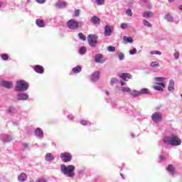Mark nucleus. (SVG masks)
Segmentation results:
<instances>
[{"label": "nucleus", "mask_w": 182, "mask_h": 182, "mask_svg": "<svg viewBox=\"0 0 182 182\" xmlns=\"http://www.w3.org/2000/svg\"><path fill=\"white\" fill-rule=\"evenodd\" d=\"M75 16H80V10L79 9H77L75 11Z\"/></svg>", "instance_id": "nucleus-52"}, {"label": "nucleus", "mask_w": 182, "mask_h": 182, "mask_svg": "<svg viewBox=\"0 0 182 182\" xmlns=\"http://www.w3.org/2000/svg\"><path fill=\"white\" fill-rule=\"evenodd\" d=\"M1 139L3 141H11L13 137L10 134H2Z\"/></svg>", "instance_id": "nucleus-18"}, {"label": "nucleus", "mask_w": 182, "mask_h": 182, "mask_svg": "<svg viewBox=\"0 0 182 182\" xmlns=\"http://www.w3.org/2000/svg\"><path fill=\"white\" fill-rule=\"evenodd\" d=\"M38 4H45L46 2V0H36Z\"/></svg>", "instance_id": "nucleus-48"}, {"label": "nucleus", "mask_w": 182, "mask_h": 182, "mask_svg": "<svg viewBox=\"0 0 182 182\" xmlns=\"http://www.w3.org/2000/svg\"><path fill=\"white\" fill-rule=\"evenodd\" d=\"M45 159L46 160V161H53V160H55V156H53L52 153H46Z\"/></svg>", "instance_id": "nucleus-19"}, {"label": "nucleus", "mask_w": 182, "mask_h": 182, "mask_svg": "<svg viewBox=\"0 0 182 182\" xmlns=\"http://www.w3.org/2000/svg\"><path fill=\"white\" fill-rule=\"evenodd\" d=\"M150 53L152 55L156 54L159 55H161V51H159L158 50H153L152 51H150Z\"/></svg>", "instance_id": "nucleus-39"}, {"label": "nucleus", "mask_w": 182, "mask_h": 182, "mask_svg": "<svg viewBox=\"0 0 182 182\" xmlns=\"http://www.w3.org/2000/svg\"><path fill=\"white\" fill-rule=\"evenodd\" d=\"M38 182H48L46 178H38Z\"/></svg>", "instance_id": "nucleus-50"}, {"label": "nucleus", "mask_w": 182, "mask_h": 182, "mask_svg": "<svg viewBox=\"0 0 182 182\" xmlns=\"http://www.w3.org/2000/svg\"><path fill=\"white\" fill-rule=\"evenodd\" d=\"M67 26L69 27V28L75 30L77 28V27H79V21H77V20H75V18H70V20L67 21Z\"/></svg>", "instance_id": "nucleus-5"}, {"label": "nucleus", "mask_w": 182, "mask_h": 182, "mask_svg": "<svg viewBox=\"0 0 182 182\" xmlns=\"http://www.w3.org/2000/svg\"><path fill=\"white\" fill-rule=\"evenodd\" d=\"M178 9H179V11H182V5H180V6H178Z\"/></svg>", "instance_id": "nucleus-55"}, {"label": "nucleus", "mask_w": 182, "mask_h": 182, "mask_svg": "<svg viewBox=\"0 0 182 182\" xmlns=\"http://www.w3.org/2000/svg\"><path fill=\"white\" fill-rule=\"evenodd\" d=\"M106 95H109V91H106Z\"/></svg>", "instance_id": "nucleus-56"}, {"label": "nucleus", "mask_w": 182, "mask_h": 182, "mask_svg": "<svg viewBox=\"0 0 182 182\" xmlns=\"http://www.w3.org/2000/svg\"><path fill=\"white\" fill-rule=\"evenodd\" d=\"M78 37L80 38V40H86L87 37L83 33H78Z\"/></svg>", "instance_id": "nucleus-34"}, {"label": "nucleus", "mask_w": 182, "mask_h": 182, "mask_svg": "<svg viewBox=\"0 0 182 182\" xmlns=\"http://www.w3.org/2000/svg\"><path fill=\"white\" fill-rule=\"evenodd\" d=\"M106 60L103 58L102 54H97L95 55V63H100L102 64Z\"/></svg>", "instance_id": "nucleus-12"}, {"label": "nucleus", "mask_w": 182, "mask_h": 182, "mask_svg": "<svg viewBox=\"0 0 182 182\" xmlns=\"http://www.w3.org/2000/svg\"><path fill=\"white\" fill-rule=\"evenodd\" d=\"M55 6L57 8H60V9H62V8H65L66 6V2H63V1H59L56 4Z\"/></svg>", "instance_id": "nucleus-25"}, {"label": "nucleus", "mask_w": 182, "mask_h": 182, "mask_svg": "<svg viewBox=\"0 0 182 182\" xmlns=\"http://www.w3.org/2000/svg\"><path fill=\"white\" fill-rule=\"evenodd\" d=\"M100 79V73L99 71H95V73H93V74L91 75V80L94 82L97 81Z\"/></svg>", "instance_id": "nucleus-15"}, {"label": "nucleus", "mask_w": 182, "mask_h": 182, "mask_svg": "<svg viewBox=\"0 0 182 182\" xmlns=\"http://www.w3.org/2000/svg\"><path fill=\"white\" fill-rule=\"evenodd\" d=\"M116 50V47L114 46H108V51H115Z\"/></svg>", "instance_id": "nucleus-44"}, {"label": "nucleus", "mask_w": 182, "mask_h": 182, "mask_svg": "<svg viewBox=\"0 0 182 182\" xmlns=\"http://www.w3.org/2000/svg\"><path fill=\"white\" fill-rule=\"evenodd\" d=\"M154 80L159 84H164V81H165L166 78H165V77H155Z\"/></svg>", "instance_id": "nucleus-24"}, {"label": "nucleus", "mask_w": 182, "mask_h": 182, "mask_svg": "<svg viewBox=\"0 0 182 182\" xmlns=\"http://www.w3.org/2000/svg\"><path fill=\"white\" fill-rule=\"evenodd\" d=\"M149 91L148 88H142L139 91V95H142L143 94H149Z\"/></svg>", "instance_id": "nucleus-30"}, {"label": "nucleus", "mask_w": 182, "mask_h": 182, "mask_svg": "<svg viewBox=\"0 0 182 182\" xmlns=\"http://www.w3.org/2000/svg\"><path fill=\"white\" fill-rule=\"evenodd\" d=\"M166 171L169 174L173 176L176 168L173 167V164H168V166L166 167Z\"/></svg>", "instance_id": "nucleus-14"}, {"label": "nucleus", "mask_w": 182, "mask_h": 182, "mask_svg": "<svg viewBox=\"0 0 182 182\" xmlns=\"http://www.w3.org/2000/svg\"><path fill=\"white\" fill-rule=\"evenodd\" d=\"M35 134L37 137H41V138L43 137V134H44V133H43L42 129H41V127H37L36 129Z\"/></svg>", "instance_id": "nucleus-16"}, {"label": "nucleus", "mask_w": 182, "mask_h": 182, "mask_svg": "<svg viewBox=\"0 0 182 182\" xmlns=\"http://www.w3.org/2000/svg\"><path fill=\"white\" fill-rule=\"evenodd\" d=\"M29 95L28 94H26L25 92H20L17 95L16 100L18 101H26L28 100Z\"/></svg>", "instance_id": "nucleus-8"}, {"label": "nucleus", "mask_w": 182, "mask_h": 182, "mask_svg": "<svg viewBox=\"0 0 182 182\" xmlns=\"http://www.w3.org/2000/svg\"><path fill=\"white\" fill-rule=\"evenodd\" d=\"M175 90V82L173 80H170L168 87V91L172 92Z\"/></svg>", "instance_id": "nucleus-17"}, {"label": "nucleus", "mask_w": 182, "mask_h": 182, "mask_svg": "<svg viewBox=\"0 0 182 182\" xmlns=\"http://www.w3.org/2000/svg\"><path fill=\"white\" fill-rule=\"evenodd\" d=\"M181 97H182V95H181Z\"/></svg>", "instance_id": "nucleus-64"}, {"label": "nucleus", "mask_w": 182, "mask_h": 182, "mask_svg": "<svg viewBox=\"0 0 182 182\" xmlns=\"http://www.w3.org/2000/svg\"><path fill=\"white\" fill-rule=\"evenodd\" d=\"M4 5L2 2H0V11L4 8Z\"/></svg>", "instance_id": "nucleus-53"}, {"label": "nucleus", "mask_w": 182, "mask_h": 182, "mask_svg": "<svg viewBox=\"0 0 182 182\" xmlns=\"http://www.w3.org/2000/svg\"><path fill=\"white\" fill-rule=\"evenodd\" d=\"M1 85L5 88L11 89L14 86L12 81H1Z\"/></svg>", "instance_id": "nucleus-10"}, {"label": "nucleus", "mask_w": 182, "mask_h": 182, "mask_svg": "<svg viewBox=\"0 0 182 182\" xmlns=\"http://www.w3.org/2000/svg\"><path fill=\"white\" fill-rule=\"evenodd\" d=\"M124 41H127V43H133L134 39L132 38V37H127V36H124Z\"/></svg>", "instance_id": "nucleus-29"}, {"label": "nucleus", "mask_w": 182, "mask_h": 182, "mask_svg": "<svg viewBox=\"0 0 182 182\" xmlns=\"http://www.w3.org/2000/svg\"><path fill=\"white\" fill-rule=\"evenodd\" d=\"M36 24L38 27H44L46 25V23H45L44 20H41V18H37L36 21Z\"/></svg>", "instance_id": "nucleus-23"}, {"label": "nucleus", "mask_w": 182, "mask_h": 182, "mask_svg": "<svg viewBox=\"0 0 182 182\" xmlns=\"http://www.w3.org/2000/svg\"><path fill=\"white\" fill-rule=\"evenodd\" d=\"M34 70L36 73H38L39 74H43L44 71L43 67L42 65H35Z\"/></svg>", "instance_id": "nucleus-21"}, {"label": "nucleus", "mask_w": 182, "mask_h": 182, "mask_svg": "<svg viewBox=\"0 0 182 182\" xmlns=\"http://www.w3.org/2000/svg\"><path fill=\"white\" fill-rule=\"evenodd\" d=\"M60 157L62 159V161H64V163L71 161L73 159L71 153H68V151H65V153H61Z\"/></svg>", "instance_id": "nucleus-6"}, {"label": "nucleus", "mask_w": 182, "mask_h": 182, "mask_svg": "<svg viewBox=\"0 0 182 182\" xmlns=\"http://www.w3.org/2000/svg\"><path fill=\"white\" fill-rule=\"evenodd\" d=\"M119 76L124 81H128L129 80H132V75L129 73H121L120 74H119Z\"/></svg>", "instance_id": "nucleus-9"}, {"label": "nucleus", "mask_w": 182, "mask_h": 182, "mask_svg": "<svg viewBox=\"0 0 182 182\" xmlns=\"http://www.w3.org/2000/svg\"><path fill=\"white\" fill-rule=\"evenodd\" d=\"M132 137H134V134L133 133L132 134Z\"/></svg>", "instance_id": "nucleus-60"}, {"label": "nucleus", "mask_w": 182, "mask_h": 182, "mask_svg": "<svg viewBox=\"0 0 182 182\" xmlns=\"http://www.w3.org/2000/svg\"><path fill=\"white\" fill-rule=\"evenodd\" d=\"M95 2L97 5L102 6L104 5L105 0H95Z\"/></svg>", "instance_id": "nucleus-41"}, {"label": "nucleus", "mask_w": 182, "mask_h": 182, "mask_svg": "<svg viewBox=\"0 0 182 182\" xmlns=\"http://www.w3.org/2000/svg\"><path fill=\"white\" fill-rule=\"evenodd\" d=\"M80 123L84 126H87V124H91V122H88L86 119H80Z\"/></svg>", "instance_id": "nucleus-35"}, {"label": "nucleus", "mask_w": 182, "mask_h": 182, "mask_svg": "<svg viewBox=\"0 0 182 182\" xmlns=\"http://www.w3.org/2000/svg\"><path fill=\"white\" fill-rule=\"evenodd\" d=\"M173 55H174L175 60H178L179 55H180L179 51H178L177 50H175Z\"/></svg>", "instance_id": "nucleus-36"}, {"label": "nucleus", "mask_w": 182, "mask_h": 182, "mask_svg": "<svg viewBox=\"0 0 182 182\" xmlns=\"http://www.w3.org/2000/svg\"><path fill=\"white\" fill-rule=\"evenodd\" d=\"M121 176L122 177V178H124V176H123V174H121Z\"/></svg>", "instance_id": "nucleus-58"}, {"label": "nucleus", "mask_w": 182, "mask_h": 182, "mask_svg": "<svg viewBox=\"0 0 182 182\" xmlns=\"http://www.w3.org/2000/svg\"><path fill=\"white\" fill-rule=\"evenodd\" d=\"M68 119H70V120H73V119H74L73 115H68Z\"/></svg>", "instance_id": "nucleus-54"}, {"label": "nucleus", "mask_w": 182, "mask_h": 182, "mask_svg": "<svg viewBox=\"0 0 182 182\" xmlns=\"http://www.w3.org/2000/svg\"><path fill=\"white\" fill-rule=\"evenodd\" d=\"M165 159H166V156H164V155H161L160 156L161 161H164Z\"/></svg>", "instance_id": "nucleus-49"}, {"label": "nucleus", "mask_w": 182, "mask_h": 182, "mask_svg": "<svg viewBox=\"0 0 182 182\" xmlns=\"http://www.w3.org/2000/svg\"><path fill=\"white\" fill-rule=\"evenodd\" d=\"M122 91L123 92H131V88H129V87H122Z\"/></svg>", "instance_id": "nucleus-37"}, {"label": "nucleus", "mask_w": 182, "mask_h": 182, "mask_svg": "<svg viewBox=\"0 0 182 182\" xmlns=\"http://www.w3.org/2000/svg\"><path fill=\"white\" fill-rule=\"evenodd\" d=\"M31 182H34V180L32 179V180H31Z\"/></svg>", "instance_id": "nucleus-61"}, {"label": "nucleus", "mask_w": 182, "mask_h": 182, "mask_svg": "<svg viewBox=\"0 0 182 182\" xmlns=\"http://www.w3.org/2000/svg\"><path fill=\"white\" fill-rule=\"evenodd\" d=\"M75 168L76 167L73 164H68V166H66L65 164L60 165L61 173L65 176H67V177H75Z\"/></svg>", "instance_id": "nucleus-2"}, {"label": "nucleus", "mask_w": 182, "mask_h": 182, "mask_svg": "<svg viewBox=\"0 0 182 182\" xmlns=\"http://www.w3.org/2000/svg\"><path fill=\"white\" fill-rule=\"evenodd\" d=\"M112 28L109 24H107L105 27V36H111Z\"/></svg>", "instance_id": "nucleus-20"}, {"label": "nucleus", "mask_w": 182, "mask_h": 182, "mask_svg": "<svg viewBox=\"0 0 182 182\" xmlns=\"http://www.w3.org/2000/svg\"><path fill=\"white\" fill-rule=\"evenodd\" d=\"M144 2H147V0H144Z\"/></svg>", "instance_id": "nucleus-62"}, {"label": "nucleus", "mask_w": 182, "mask_h": 182, "mask_svg": "<svg viewBox=\"0 0 182 182\" xmlns=\"http://www.w3.org/2000/svg\"><path fill=\"white\" fill-rule=\"evenodd\" d=\"M144 25L146 26V27H151V23H150V21H148V20H146V18H144Z\"/></svg>", "instance_id": "nucleus-38"}, {"label": "nucleus", "mask_w": 182, "mask_h": 182, "mask_svg": "<svg viewBox=\"0 0 182 182\" xmlns=\"http://www.w3.org/2000/svg\"><path fill=\"white\" fill-rule=\"evenodd\" d=\"M73 71L75 73V74H78L80 73V71H82V67H80V65H77V67H74L73 68Z\"/></svg>", "instance_id": "nucleus-27"}, {"label": "nucleus", "mask_w": 182, "mask_h": 182, "mask_svg": "<svg viewBox=\"0 0 182 182\" xmlns=\"http://www.w3.org/2000/svg\"><path fill=\"white\" fill-rule=\"evenodd\" d=\"M91 22L94 25H100V18L98 17V16H92V17H91Z\"/></svg>", "instance_id": "nucleus-13"}, {"label": "nucleus", "mask_w": 182, "mask_h": 182, "mask_svg": "<svg viewBox=\"0 0 182 182\" xmlns=\"http://www.w3.org/2000/svg\"><path fill=\"white\" fill-rule=\"evenodd\" d=\"M1 58L4 60H7L9 58V55H8V54L6 53L1 54Z\"/></svg>", "instance_id": "nucleus-43"}, {"label": "nucleus", "mask_w": 182, "mask_h": 182, "mask_svg": "<svg viewBox=\"0 0 182 182\" xmlns=\"http://www.w3.org/2000/svg\"><path fill=\"white\" fill-rule=\"evenodd\" d=\"M28 143H23V149H28Z\"/></svg>", "instance_id": "nucleus-51"}, {"label": "nucleus", "mask_w": 182, "mask_h": 182, "mask_svg": "<svg viewBox=\"0 0 182 182\" xmlns=\"http://www.w3.org/2000/svg\"><path fill=\"white\" fill-rule=\"evenodd\" d=\"M29 88L28 82H26L24 80H21L20 81H17L16 90V91H27Z\"/></svg>", "instance_id": "nucleus-3"}, {"label": "nucleus", "mask_w": 182, "mask_h": 182, "mask_svg": "<svg viewBox=\"0 0 182 182\" xmlns=\"http://www.w3.org/2000/svg\"><path fill=\"white\" fill-rule=\"evenodd\" d=\"M126 14L128 16H132L133 15L132 9H127Z\"/></svg>", "instance_id": "nucleus-45"}, {"label": "nucleus", "mask_w": 182, "mask_h": 182, "mask_svg": "<svg viewBox=\"0 0 182 182\" xmlns=\"http://www.w3.org/2000/svg\"><path fill=\"white\" fill-rule=\"evenodd\" d=\"M159 63L158 61H151L150 66L153 68H157V67H159Z\"/></svg>", "instance_id": "nucleus-28"}, {"label": "nucleus", "mask_w": 182, "mask_h": 182, "mask_svg": "<svg viewBox=\"0 0 182 182\" xmlns=\"http://www.w3.org/2000/svg\"><path fill=\"white\" fill-rule=\"evenodd\" d=\"M27 2H31V0H28Z\"/></svg>", "instance_id": "nucleus-63"}, {"label": "nucleus", "mask_w": 182, "mask_h": 182, "mask_svg": "<svg viewBox=\"0 0 182 182\" xmlns=\"http://www.w3.org/2000/svg\"><path fill=\"white\" fill-rule=\"evenodd\" d=\"M163 141L168 146H179L181 144V139L176 134H171L170 136H165L163 139Z\"/></svg>", "instance_id": "nucleus-1"}, {"label": "nucleus", "mask_w": 182, "mask_h": 182, "mask_svg": "<svg viewBox=\"0 0 182 182\" xmlns=\"http://www.w3.org/2000/svg\"><path fill=\"white\" fill-rule=\"evenodd\" d=\"M144 18H150V16H154L153 12H144L143 14Z\"/></svg>", "instance_id": "nucleus-31"}, {"label": "nucleus", "mask_w": 182, "mask_h": 182, "mask_svg": "<svg viewBox=\"0 0 182 182\" xmlns=\"http://www.w3.org/2000/svg\"><path fill=\"white\" fill-rule=\"evenodd\" d=\"M98 36L96 34H89L87 36V41L91 47H95L97 44Z\"/></svg>", "instance_id": "nucleus-4"}, {"label": "nucleus", "mask_w": 182, "mask_h": 182, "mask_svg": "<svg viewBox=\"0 0 182 182\" xmlns=\"http://www.w3.org/2000/svg\"><path fill=\"white\" fill-rule=\"evenodd\" d=\"M118 82V79L117 78H111L110 81V85H114V84H117Z\"/></svg>", "instance_id": "nucleus-40"}, {"label": "nucleus", "mask_w": 182, "mask_h": 182, "mask_svg": "<svg viewBox=\"0 0 182 182\" xmlns=\"http://www.w3.org/2000/svg\"><path fill=\"white\" fill-rule=\"evenodd\" d=\"M121 85L123 86L124 85V82H121Z\"/></svg>", "instance_id": "nucleus-59"}, {"label": "nucleus", "mask_w": 182, "mask_h": 182, "mask_svg": "<svg viewBox=\"0 0 182 182\" xmlns=\"http://www.w3.org/2000/svg\"><path fill=\"white\" fill-rule=\"evenodd\" d=\"M151 119L153 122L157 123V122H161L163 120V114L161 112H154L151 115Z\"/></svg>", "instance_id": "nucleus-7"}, {"label": "nucleus", "mask_w": 182, "mask_h": 182, "mask_svg": "<svg viewBox=\"0 0 182 182\" xmlns=\"http://www.w3.org/2000/svg\"><path fill=\"white\" fill-rule=\"evenodd\" d=\"M165 19L168 21V22H173L174 18L171 14H165Z\"/></svg>", "instance_id": "nucleus-26"}, {"label": "nucleus", "mask_w": 182, "mask_h": 182, "mask_svg": "<svg viewBox=\"0 0 182 182\" xmlns=\"http://www.w3.org/2000/svg\"><path fill=\"white\" fill-rule=\"evenodd\" d=\"M136 53H137V50L136 48H134L133 50H129V54L131 55L136 54Z\"/></svg>", "instance_id": "nucleus-47"}, {"label": "nucleus", "mask_w": 182, "mask_h": 182, "mask_svg": "<svg viewBox=\"0 0 182 182\" xmlns=\"http://www.w3.org/2000/svg\"><path fill=\"white\" fill-rule=\"evenodd\" d=\"M132 97H139L140 95V91L134 90L131 92Z\"/></svg>", "instance_id": "nucleus-33"}, {"label": "nucleus", "mask_w": 182, "mask_h": 182, "mask_svg": "<svg viewBox=\"0 0 182 182\" xmlns=\"http://www.w3.org/2000/svg\"><path fill=\"white\" fill-rule=\"evenodd\" d=\"M80 54H85L87 53V48L85 46L80 47L79 50Z\"/></svg>", "instance_id": "nucleus-32"}, {"label": "nucleus", "mask_w": 182, "mask_h": 182, "mask_svg": "<svg viewBox=\"0 0 182 182\" xmlns=\"http://www.w3.org/2000/svg\"><path fill=\"white\" fill-rule=\"evenodd\" d=\"M119 60H124L125 55L123 54V53H119L118 54Z\"/></svg>", "instance_id": "nucleus-42"}, {"label": "nucleus", "mask_w": 182, "mask_h": 182, "mask_svg": "<svg viewBox=\"0 0 182 182\" xmlns=\"http://www.w3.org/2000/svg\"><path fill=\"white\" fill-rule=\"evenodd\" d=\"M164 88H165V84L159 83L157 85L154 87V89L156 91H164Z\"/></svg>", "instance_id": "nucleus-22"}, {"label": "nucleus", "mask_w": 182, "mask_h": 182, "mask_svg": "<svg viewBox=\"0 0 182 182\" xmlns=\"http://www.w3.org/2000/svg\"><path fill=\"white\" fill-rule=\"evenodd\" d=\"M27 178H28V176L27 174H26V173H21L18 176V181L19 182H25L26 181Z\"/></svg>", "instance_id": "nucleus-11"}, {"label": "nucleus", "mask_w": 182, "mask_h": 182, "mask_svg": "<svg viewBox=\"0 0 182 182\" xmlns=\"http://www.w3.org/2000/svg\"><path fill=\"white\" fill-rule=\"evenodd\" d=\"M120 27H121L122 28H127L128 24H127V23H122L120 24Z\"/></svg>", "instance_id": "nucleus-46"}, {"label": "nucleus", "mask_w": 182, "mask_h": 182, "mask_svg": "<svg viewBox=\"0 0 182 182\" xmlns=\"http://www.w3.org/2000/svg\"><path fill=\"white\" fill-rule=\"evenodd\" d=\"M168 2H174V0H168Z\"/></svg>", "instance_id": "nucleus-57"}]
</instances>
